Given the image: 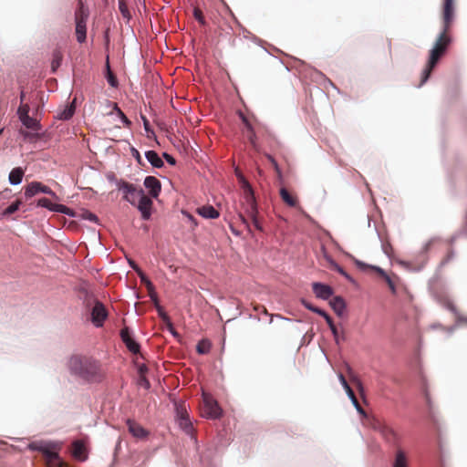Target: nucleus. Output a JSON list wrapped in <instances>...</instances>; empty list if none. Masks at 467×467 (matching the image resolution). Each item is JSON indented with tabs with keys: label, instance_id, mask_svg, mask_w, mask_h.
Returning <instances> with one entry per match:
<instances>
[{
	"label": "nucleus",
	"instance_id": "nucleus-14",
	"mask_svg": "<svg viewBox=\"0 0 467 467\" xmlns=\"http://www.w3.org/2000/svg\"><path fill=\"white\" fill-rule=\"evenodd\" d=\"M44 454L47 467H66V463L59 458L57 452L51 451L47 448H39Z\"/></svg>",
	"mask_w": 467,
	"mask_h": 467
},
{
	"label": "nucleus",
	"instance_id": "nucleus-38",
	"mask_svg": "<svg viewBox=\"0 0 467 467\" xmlns=\"http://www.w3.org/2000/svg\"><path fill=\"white\" fill-rule=\"evenodd\" d=\"M124 344L126 345L127 348L134 354L140 351V345L133 338L124 342Z\"/></svg>",
	"mask_w": 467,
	"mask_h": 467
},
{
	"label": "nucleus",
	"instance_id": "nucleus-52",
	"mask_svg": "<svg viewBox=\"0 0 467 467\" xmlns=\"http://www.w3.org/2000/svg\"><path fill=\"white\" fill-rule=\"evenodd\" d=\"M131 150H132L133 157L137 160V161L139 163H140L141 162V157H140V152L136 149H134V148H132Z\"/></svg>",
	"mask_w": 467,
	"mask_h": 467
},
{
	"label": "nucleus",
	"instance_id": "nucleus-49",
	"mask_svg": "<svg viewBox=\"0 0 467 467\" xmlns=\"http://www.w3.org/2000/svg\"><path fill=\"white\" fill-rule=\"evenodd\" d=\"M139 384L147 389H150V384L149 380L145 378V376H141L140 378Z\"/></svg>",
	"mask_w": 467,
	"mask_h": 467
},
{
	"label": "nucleus",
	"instance_id": "nucleus-21",
	"mask_svg": "<svg viewBox=\"0 0 467 467\" xmlns=\"http://www.w3.org/2000/svg\"><path fill=\"white\" fill-rule=\"evenodd\" d=\"M72 454L75 458L84 461L87 459L86 447L83 441H75L72 443Z\"/></svg>",
	"mask_w": 467,
	"mask_h": 467
},
{
	"label": "nucleus",
	"instance_id": "nucleus-33",
	"mask_svg": "<svg viewBox=\"0 0 467 467\" xmlns=\"http://www.w3.org/2000/svg\"><path fill=\"white\" fill-rule=\"evenodd\" d=\"M62 58H63V56L60 51L56 50L53 53V59H52V63H51L53 71H55L61 65Z\"/></svg>",
	"mask_w": 467,
	"mask_h": 467
},
{
	"label": "nucleus",
	"instance_id": "nucleus-31",
	"mask_svg": "<svg viewBox=\"0 0 467 467\" xmlns=\"http://www.w3.org/2000/svg\"><path fill=\"white\" fill-rule=\"evenodd\" d=\"M113 110L117 113V115L120 118L122 122L127 128H130L131 125V121L126 117V115L122 112V110L118 107L117 103L113 104Z\"/></svg>",
	"mask_w": 467,
	"mask_h": 467
},
{
	"label": "nucleus",
	"instance_id": "nucleus-2",
	"mask_svg": "<svg viewBox=\"0 0 467 467\" xmlns=\"http://www.w3.org/2000/svg\"><path fill=\"white\" fill-rule=\"evenodd\" d=\"M70 372L87 380H96L100 377V365L91 358L75 355L68 360Z\"/></svg>",
	"mask_w": 467,
	"mask_h": 467
},
{
	"label": "nucleus",
	"instance_id": "nucleus-60",
	"mask_svg": "<svg viewBox=\"0 0 467 467\" xmlns=\"http://www.w3.org/2000/svg\"><path fill=\"white\" fill-rule=\"evenodd\" d=\"M338 379H339V381L342 384V386L348 384V381L342 373L338 374Z\"/></svg>",
	"mask_w": 467,
	"mask_h": 467
},
{
	"label": "nucleus",
	"instance_id": "nucleus-55",
	"mask_svg": "<svg viewBox=\"0 0 467 467\" xmlns=\"http://www.w3.org/2000/svg\"><path fill=\"white\" fill-rule=\"evenodd\" d=\"M254 310L255 311H259L260 310V312L264 313L265 315H268L267 309L264 306L256 305L254 306Z\"/></svg>",
	"mask_w": 467,
	"mask_h": 467
},
{
	"label": "nucleus",
	"instance_id": "nucleus-24",
	"mask_svg": "<svg viewBox=\"0 0 467 467\" xmlns=\"http://www.w3.org/2000/svg\"><path fill=\"white\" fill-rule=\"evenodd\" d=\"M145 157L153 167L161 168L163 166V161L156 151L148 150L145 152Z\"/></svg>",
	"mask_w": 467,
	"mask_h": 467
},
{
	"label": "nucleus",
	"instance_id": "nucleus-8",
	"mask_svg": "<svg viewBox=\"0 0 467 467\" xmlns=\"http://www.w3.org/2000/svg\"><path fill=\"white\" fill-rule=\"evenodd\" d=\"M222 410L220 409L216 400L212 397L203 394V406L202 409V415L209 419H217L221 416Z\"/></svg>",
	"mask_w": 467,
	"mask_h": 467
},
{
	"label": "nucleus",
	"instance_id": "nucleus-42",
	"mask_svg": "<svg viewBox=\"0 0 467 467\" xmlns=\"http://www.w3.org/2000/svg\"><path fill=\"white\" fill-rule=\"evenodd\" d=\"M82 218L88 220L90 222H93V223L99 222L98 216L96 214L90 213L89 211H84L82 213Z\"/></svg>",
	"mask_w": 467,
	"mask_h": 467
},
{
	"label": "nucleus",
	"instance_id": "nucleus-58",
	"mask_svg": "<svg viewBox=\"0 0 467 467\" xmlns=\"http://www.w3.org/2000/svg\"><path fill=\"white\" fill-rule=\"evenodd\" d=\"M344 389L346 390L348 396L351 395L352 393H354L353 389L350 388L349 384H346L343 386Z\"/></svg>",
	"mask_w": 467,
	"mask_h": 467
},
{
	"label": "nucleus",
	"instance_id": "nucleus-57",
	"mask_svg": "<svg viewBox=\"0 0 467 467\" xmlns=\"http://www.w3.org/2000/svg\"><path fill=\"white\" fill-rule=\"evenodd\" d=\"M302 303H303L304 306H305L306 309H308V310H310V311H313V308H314L315 306H314L312 304L308 303V302H307V301H306V300H303V301H302Z\"/></svg>",
	"mask_w": 467,
	"mask_h": 467
},
{
	"label": "nucleus",
	"instance_id": "nucleus-51",
	"mask_svg": "<svg viewBox=\"0 0 467 467\" xmlns=\"http://www.w3.org/2000/svg\"><path fill=\"white\" fill-rule=\"evenodd\" d=\"M163 158L167 161L168 163H170L171 165H174L176 162L175 159L168 153H163Z\"/></svg>",
	"mask_w": 467,
	"mask_h": 467
},
{
	"label": "nucleus",
	"instance_id": "nucleus-64",
	"mask_svg": "<svg viewBox=\"0 0 467 467\" xmlns=\"http://www.w3.org/2000/svg\"><path fill=\"white\" fill-rule=\"evenodd\" d=\"M459 321L467 324V317H458Z\"/></svg>",
	"mask_w": 467,
	"mask_h": 467
},
{
	"label": "nucleus",
	"instance_id": "nucleus-10",
	"mask_svg": "<svg viewBox=\"0 0 467 467\" xmlns=\"http://www.w3.org/2000/svg\"><path fill=\"white\" fill-rule=\"evenodd\" d=\"M40 192L48 194L55 198L56 200L58 199L55 192H53L48 186H46L39 182H32L31 183H29L26 187L25 196L26 198H31Z\"/></svg>",
	"mask_w": 467,
	"mask_h": 467
},
{
	"label": "nucleus",
	"instance_id": "nucleus-23",
	"mask_svg": "<svg viewBox=\"0 0 467 467\" xmlns=\"http://www.w3.org/2000/svg\"><path fill=\"white\" fill-rule=\"evenodd\" d=\"M24 173V170L21 167L14 168L8 177L10 183L14 185L19 184L23 180Z\"/></svg>",
	"mask_w": 467,
	"mask_h": 467
},
{
	"label": "nucleus",
	"instance_id": "nucleus-50",
	"mask_svg": "<svg viewBox=\"0 0 467 467\" xmlns=\"http://www.w3.org/2000/svg\"><path fill=\"white\" fill-rule=\"evenodd\" d=\"M177 414H178L179 420L182 417H188L186 410L182 406L177 407Z\"/></svg>",
	"mask_w": 467,
	"mask_h": 467
},
{
	"label": "nucleus",
	"instance_id": "nucleus-39",
	"mask_svg": "<svg viewBox=\"0 0 467 467\" xmlns=\"http://www.w3.org/2000/svg\"><path fill=\"white\" fill-rule=\"evenodd\" d=\"M247 215H248V217L251 219V221H252V223H253L254 226L257 230L262 231V230H263V228H262L261 223H260V221H259V219H258V212H257V213H254V214H253V213H248Z\"/></svg>",
	"mask_w": 467,
	"mask_h": 467
},
{
	"label": "nucleus",
	"instance_id": "nucleus-48",
	"mask_svg": "<svg viewBox=\"0 0 467 467\" xmlns=\"http://www.w3.org/2000/svg\"><path fill=\"white\" fill-rule=\"evenodd\" d=\"M240 117H241L242 121H243V123H244V125L245 127V131H248V130H251L254 129L252 124L248 120V119L244 114H241Z\"/></svg>",
	"mask_w": 467,
	"mask_h": 467
},
{
	"label": "nucleus",
	"instance_id": "nucleus-6",
	"mask_svg": "<svg viewBox=\"0 0 467 467\" xmlns=\"http://www.w3.org/2000/svg\"><path fill=\"white\" fill-rule=\"evenodd\" d=\"M119 190L122 192L123 199L131 205H136L137 202L145 194L142 188L128 182H119Z\"/></svg>",
	"mask_w": 467,
	"mask_h": 467
},
{
	"label": "nucleus",
	"instance_id": "nucleus-35",
	"mask_svg": "<svg viewBox=\"0 0 467 467\" xmlns=\"http://www.w3.org/2000/svg\"><path fill=\"white\" fill-rule=\"evenodd\" d=\"M179 424L187 433H190L192 430V423L188 417H182L179 420Z\"/></svg>",
	"mask_w": 467,
	"mask_h": 467
},
{
	"label": "nucleus",
	"instance_id": "nucleus-54",
	"mask_svg": "<svg viewBox=\"0 0 467 467\" xmlns=\"http://www.w3.org/2000/svg\"><path fill=\"white\" fill-rule=\"evenodd\" d=\"M326 322L327 323L329 328L335 327V324L332 320V318L330 317V316L328 314H327L325 317H324Z\"/></svg>",
	"mask_w": 467,
	"mask_h": 467
},
{
	"label": "nucleus",
	"instance_id": "nucleus-30",
	"mask_svg": "<svg viewBox=\"0 0 467 467\" xmlns=\"http://www.w3.org/2000/svg\"><path fill=\"white\" fill-rule=\"evenodd\" d=\"M75 112V106L74 104H70L67 106L63 111L59 113V119H69Z\"/></svg>",
	"mask_w": 467,
	"mask_h": 467
},
{
	"label": "nucleus",
	"instance_id": "nucleus-17",
	"mask_svg": "<svg viewBox=\"0 0 467 467\" xmlns=\"http://www.w3.org/2000/svg\"><path fill=\"white\" fill-rule=\"evenodd\" d=\"M312 287L316 296L321 299H328L333 294L332 288L327 285L313 283Z\"/></svg>",
	"mask_w": 467,
	"mask_h": 467
},
{
	"label": "nucleus",
	"instance_id": "nucleus-9",
	"mask_svg": "<svg viewBox=\"0 0 467 467\" xmlns=\"http://www.w3.org/2000/svg\"><path fill=\"white\" fill-rule=\"evenodd\" d=\"M391 467H410V453L401 446H397L392 456Z\"/></svg>",
	"mask_w": 467,
	"mask_h": 467
},
{
	"label": "nucleus",
	"instance_id": "nucleus-29",
	"mask_svg": "<svg viewBox=\"0 0 467 467\" xmlns=\"http://www.w3.org/2000/svg\"><path fill=\"white\" fill-rule=\"evenodd\" d=\"M348 374L349 380L358 388L359 391H363V384L359 378L352 371V369L348 367Z\"/></svg>",
	"mask_w": 467,
	"mask_h": 467
},
{
	"label": "nucleus",
	"instance_id": "nucleus-32",
	"mask_svg": "<svg viewBox=\"0 0 467 467\" xmlns=\"http://www.w3.org/2000/svg\"><path fill=\"white\" fill-rule=\"evenodd\" d=\"M151 300L154 302V305H155V307H156V309L158 311L159 317L163 321L169 322L170 318H169L168 315L165 313V311L163 310L162 306H160L159 300H158V296L153 297V299H151Z\"/></svg>",
	"mask_w": 467,
	"mask_h": 467
},
{
	"label": "nucleus",
	"instance_id": "nucleus-16",
	"mask_svg": "<svg viewBox=\"0 0 467 467\" xmlns=\"http://www.w3.org/2000/svg\"><path fill=\"white\" fill-rule=\"evenodd\" d=\"M127 426H128L129 431L135 438L144 439L149 434L148 431H146L140 424H139L138 422H136L133 420H128Z\"/></svg>",
	"mask_w": 467,
	"mask_h": 467
},
{
	"label": "nucleus",
	"instance_id": "nucleus-20",
	"mask_svg": "<svg viewBox=\"0 0 467 467\" xmlns=\"http://www.w3.org/2000/svg\"><path fill=\"white\" fill-rule=\"evenodd\" d=\"M132 267L138 273L141 283L145 285L150 299H153V297L157 296L153 284L140 269L137 268L135 265H132Z\"/></svg>",
	"mask_w": 467,
	"mask_h": 467
},
{
	"label": "nucleus",
	"instance_id": "nucleus-45",
	"mask_svg": "<svg viewBox=\"0 0 467 467\" xmlns=\"http://www.w3.org/2000/svg\"><path fill=\"white\" fill-rule=\"evenodd\" d=\"M333 268L337 272H338L341 275L345 276L347 279H348V280L351 279L349 275L341 266H339L337 264L333 263Z\"/></svg>",
	"mask_w": 467,
	"mask_h": 467
},
{
	"label": "nucleus",
	"instance_id": "nucleus-40",
	"mask_svg": "<svg viewBox=\"0 0 467 467\" xmlns=\"http://www.w3.org/2000/svg\"><path fill=\"white\" fill-rule=\"evenodd\" d=\"M29 106L27 104H22L17 110L19 119H22L23 118H26V116H29Z\"/></svg>",
	"mask_w": 467,
	"mask_h": 467
},
{
	"label": "nucleus",
	"instance_id": "nucleus-37",
	"mask_svg": "<svg viewBox=\"0 0 467 467\" xmlns=\"http://www.w3.org/2000/svg\"><path fill=\"white\" fill-rule=\"evenodd\" d=\"M348 398L350 399L352 404L354 405V407L356 408L358 412L365 417L367 415L366 411L360 406V404H359V402H358L355 393H352L351 395H349Z\"/></svg>",
	"mask_w": 467,
	"mask_h": 467
},
{
	"label": "nucleus",
	"instance_id": "nucleus-4",
	"mask_svg": "<svg viewBox=\"0 0 467 467\" xmlns=\"http://www.w3.org/2000/svg\"><path fill=\"white\" fill-rule=\"evenodd\" d=\"M89 16V11L85 6L82 0L78 1V7L75 12V24H76V36L79 43H84L87 38V21Z\"/></svg>",
	"mask_w": 467,
	"mask_h": 467
},
{
	"label": "nucleus",
	"instance_id": "nucleus-3",
	"mask_svg": "<svg viewBox=\"0 0 467 467\" xmlns=\"http://www.w3.org/2000/svg\"><path fill=\"white\" fill-rule=\"evenodd\" d=\"M210 19L220 36L223 33L230 35L233 30V24H238L237 18L227 5H223L222 10L212 12Z\"/></svg>",
	"mask_w": 467,
	"mask_h": 467
},
{
	"label": "nucleus",
	"instance_id": "nucleus-41",
	"mask_svg": "<svg viewBox=\"0 0 467 467\" xmlns=\"http://www.w3.org/2000/svg\"><path fill=\"white\" fill-rule=\"evenodd\" d=\"M119 9L124 17H126V18L130 17V15L127 4L125 3L124 0L119 1Z\"/></svg>",
	"mask_w": 467,
	"mask_h": 467
},
{
	"label": "nucleus",
	"instance_id": "nucleus-11",
	"mask_svg": "<svg viewBox=\"0 0 467 467\" xmlns=\"http://www.w3.org/2000/svg\"><path fill=\"white\" fill-rule=\"evenodd\" d=\"M108 317V311L105 308L104 305L96 301L92 310H91V321L97 327H100L103 326L104 321Z\"/></svg>",
	"mask_w": 467,
	"mask_h": 467
},
{
	"label": "nucleus",
	"instance_id": "nucleus-47",
	"mask_svg": "<svg viewBox=\"0 0 467 467\" xmlns=\"http://www.w3.org/2000/svg\"><path fill=\"white\" fill-rule=\"evenodd\" d=\"M384 280L388 284V285H389V289L391 290V292L393 294H395L396 293V285H395V283L392 280V278L389 275H388L387 278H384Z\"/></svg>",
	"mask_w": 467,
	"mask_h": 467
},
{
	"label": "nucleus",
	"instance_id": "nucleus-12",
	"mask_svg": "<svg viewBox=\"0 0 467 467\" xmlns=\"http://www.w3.org/2000/svg\"><path fill=\"white\" fill-rule=\"evenodd\" d=\"M37 206H40V207H45L47 209H48L49 211H52V212H57V213H64V214H67V215H69V216H74V213L73 211L63 205V204H57V203H52L47 198H41L37 201Z\"/></svg>",
	"mask_w": 467,
	"mask_h": 467
},
{
	"label": "nucleus",
	"instance_id": "nucleus-34",
	"mask_svg": "<svg viewBox=\"0 0 467 467\" xmlns=\"http://www.w3.org/2000/svg\"><path fill=\"white\" fill-rule=\"evenodd\" d=\"M22 202L20 200H16L15 202H13L12 204H10L4 212H3V215H10V214H13L14 213H16L20 205H21Z\"/></svg>",
	"mask_w": 467,
	"mask_h": 467
},
{
	"label": "nucleus",
	"instance_id": "nucleus-62",
	"mask_svg": "<svg viewBox=\"0 0 467 467\" xmlns=\"http://www.w3.org/2000/svg\"><path fill=\"white\" fill-rule=\"evenodd\" d=\"M239 216H240V219H241L242 223L244 224H245L246 227L249 228L248 220L244 215H242V214H240Z\"/></svg>",
	"mask_w": 467,
	"mask_h": 467
},
{
	"label": "nucleus",
	"instance_id": "nucleus-36",
	"mask_svg": "<svg viewBox=\"0 0 467 467\" xmlns=\"http://www.w3.org/2000/svg\"><path fill=\"white\" fill-rule=\"evenodd\" d=\"M193 16L200 23V25L203 26H206V20L204 18L202 11L197 6L193 8Z\"/></svg>",
	"mask_w": 467,
	"mask_h": 467
},
{
	"label": "nucleus",
	"instance_id": "nucleus-19",
	"mask_svg": "<svg viewBox=\"0 0 467 467\" xmlns=\"http://www.w3.org/2000/svg\"><path fill=\"white\" fill-rule=\"evenodd\" d=\"M196 213L205 219H216L219 217V212L212 205H203L196 209Z\"/></svg>",
	"mask_w": 467,
	"mask_h": 467
},
{
	"label": "nucleus",
	"instance_id": "nucleus-63",
	"mask_svg": "<svg viewBox=\"0 0 467 467\" xmlns=\"http://www.w3.org/2000/svg\"><path fill=\"white\" fill-rule=\"evenodd\" d=\"M266 157L273 166H275L277 163L276 161L275 160V158L272 157L271 155H266Z\"/></svg>",
	"mask_w": 467,
	"mask_h": 467
},
{
	"label": "nucleus",
	"instance_id": "nucleus-56",
	"mask_svg": "<svg viewBox=\"0 0 467 467\" xmlns=\"http://www.w3.org/2000/svg\"><path fill=\"white\" fill-rule=\"evenodd\" d=\"M312 312L317 313L323 317L327 314V312L318 307H314Z\"/></svg>",
	"mask_w": 467,
	"mask_h": 467
},
{
	"label": "nucleus",
	"instance_id": "nucleus-53",
	"mask_svg": "<svg viewBox=\"0 0 467 467\" xmlns=\"http://www.w3.org/2000/svg\"><path fill=\"white\" fill-rule=\"evenodd\" d=\"M330 330H331V332H332V334L334 336V338H335L336 342L338 343L339 336H338V332H337V327L335 326V327H331Z\"/></svg>",
	"mask_w": 467,
	"mask_h": 467
},
{
	"label": "nucleus",
	"instance_id": "nucleus-26",
	"mask_svg": "<svg viewBox=\"0 0 467 467\" xmlns=\"http://www.w3.org/2000/svg\"><path fill=\"white\" fill-rule=\"evenodd\" d=\"M355 264L357 265V266H358L360 269H366V268H370L372 270H374L379 275H380L383 279L384 278H387V276L389 275L382 268L379 267V266H373V265H368L361 261H358V260H355Z\"/></svg>",
	"mask_w": 467,
	"mask_h": 467
},
{
	"label": "nucleus",
	"instance_id": "nucleus-7",
	"mask_svg": "<svg viewBox=\"0 0 467 467\" xmlns=\"http://www.w3.org/2000/svg\"><path fill=\"white\" fill-rule=\"evenodd\" d=\"M373 429L381 435L386 442L394 444L396 447L399 446L398 442L400 441V435L390 426L379 420H376L373 423Z\"/></svg>",
	"mask_w": 467,
	"mask_h": 467
},
{
	"label": "nucleus",
	"instance_id": "nucleus-46",
	"mask_svg": "<svg viewBox=\"0 0 467 467\" xmlns=\"http://www.w3.org/2000/svg\"><path fill=\"white\" fill-rule=\"evenodd\" d=\"M246 137H247L248 140L250 141V143L254 146L256 136H255V132H254V129L246 131Z\"/></svg>",
	"mask_w": 467,
	"mask_h": 467
},
{
	"label": "nucleus",
	"instance_id": "nucleus-15",
	"mask_svg": "<svg viewBox=\"0 0 467 467\" xmlns=\"http://www.w3.org/2000/svg\"><path fill=\"white\" fill-rule=\"evenodd\" d=\"M144 186L149 189L151 197L157 198L159 196L161 185V182L157 178L153 176H147L144 180Z\"/></svg>",
	"mask_w": 467,
	"mask_h": 467
},
{
	"label": "nucleus",
	"instance_id": "nucleus-44",
	"mask_svg": "<svg viewBox=\"0 0 467 467\" xmlns=\"http://www.w3.org/2000/svg\"><path fill=\"white\" fill-rule=\"evenodd\" d=\"M120 337H121L123 342H126V341H128V340L132 338L128 327H124V328L121 329V331H120Z\"/></svg>",
	"mask_w": 467,
	"mask_h": 467
},
{
	"label": "nucleus",
	"instance_id": "nucleus-61",
	"mask_svg": "<svg viewBox=\"0 0 467 467\" xmlns=\"http://www.w3.org/2000/svg\"><path fill=\"white\" fill-rule=\"evenodd\" d=\"M147 371V367L145 365H141L140 368H139V372L140 374V377L141 376H144V373Z\"/></svg>",
	"mask_w": 467,
	"mask_h": 467
},
{
	"label": "nucleus",
	"instance_id": "nucleus-22",
	"mask_svg": "<svg viewBox=\"0 0 467 467\" xmlns=\"http://www.w3.org/2000/svg\"><path fill=\"white\" fill-rule=\"evenodd\" d=\"M330 306L335 313L341 317L344 314L346 304L342 297L336 296L330 301Z\"/></svg>",
	"mask_w": 467,
	"mask_h": 467
},
{
	"label": "nucleus",
	"instance_id": "nucleus-5",
	"mask_svg": "<svg viewBox=\"0 0 467 467\" xmlns=\"http://www.w3.org/2000/svg\"><path fill=\"white\" fill-rule=\"evenodd\" d=\"M236 176L238 178L239 183L241 184V188L243 190L244 200V206L245 209V213L247 214L248 213L254 214V213H257L258 210H257V203H256V200L254 197V190H253L251 184L249 183V182L244 178V176L243 174L236 171Z\"/></svg>",
	"mask_w": 467,
	"mask_h": 467
},
{
	"label": "nucleus",
	"instance_id": "nucleus-43",
	"mask_svg": "<svg viewBox=\"0 0 467 467\" xmlns=\"http://www.w3.org/2000/svg\"><path fill=\"white\" fill-rule=\"evenodd\" d=\"M108 82L111 87H117L118 86V80L116 77L113 75V73L109 70V67L108 66Z\"/></svg>",
	"mask_w": 467,
	"mask_h": 467
},
{
	"label": "nucleus",
	"instance_id": "nucleus-13",
	"mask_svg": "<svg viewBox=\"0 0 467 467\" xmlns=\"http://www.w3.org/2000/svg\"><path fill=\"white\" fill-rule=\"evenodd\" d=\"M152 205V200L146 194H143V196L137 202L135 206L140 212L142 219L149 220L151 216Z\"/></svg>",
	"mask_w": 467,
	"mask_h": 467
},
{
	"label": "nucleus",
	"instance_id": "nucleus-28",
	"mask_svg": "<svg viewBox=\"0 0 467 467\" xmlns=\"http://www.w3.org/2000/svg\"><path fill=\"white\" fill-rule=\"evenodd\" d=\"M211 348V342L208 339H202L197 344L196 350L199 354H207Z\"/></svg>",
	"mask_w": 467,
	"mask_h": 467
},
{
	"label": "nucleus",
	"instance_id": "nucleus-25",
	"mask_svg": "<svg viewBox=\"0 0 467 467\" xmlns=\"http://www.w3.org/2000/svg\"><path fill=\"white\" fill-rule=\"evenodd\" d=\"M355 264L357 265V266H358L360 269H366V268H370L372 270H374L379 275H380L383 279L384 278H387V276L389 275L382 268L379 267V266H373V265H368L361 261H358V260H355Z\"/></svg>",
	"mask_w": 467,
	"mask_h": 467
},
{
	"label": "nucleus",
	"instance_id": "nucleus-18",
	"mask_svg": "<svg viewBox=\"0 0 467 467\" xmlns=\"http://www.w3.org/2000/svg\"><path fill=\"white\" fill-rule=\"evenodd\" d=\"M282 201L289 207H299L298 199L296 194L282 187L279 191Z\"/></svg>",
	"mask_w": 467,
	"mask_h": 467
},
{
	"label": "nucleus",
	"instance_id": "nucleus-27",
	"mask_svg": "<svg viewBox=\"0 0 467 467\" xmlns=\"http://www.w3.org/2000/svg\"><path fill=\"white\" fill-rule=\"evenodd\" d=\"M24 126H26L27 129H30L32 130H40V124L39 122L31 118L30 116H26V118H23L20 119Z\"/></svg>",
	"mask_w": 467,
	"mask_h": 467
},
{
	"label": "nucleus",
	"instance_id": "nucleus-1",
	"mask_svg": "<svg viewBox=\"0 0 467 467\" xmlns=\"http://www.w3.org/2000/svg\"><path fill=\"white\" fill-rule=\"evenodd\" d=\"M455 11V0H443L442 6V31L436 39L433 47L430 51V57L422 72L420 86H422L430 78L431 71L445 54L451 36L448 32L452 25Z\"/></svg>",
	"mask_w": 467,
	"mask_h": 467
},
{
	"label": "nucleus",
	"instance_id": "nucleus-59",
	"mask_svg": "<svg viewBox=\"0 0 467 467\" xmlns=\"http://www.w3.org/2000/svg\"><path fill=\"white\" fill-rule=\"evenodd\" d=\"M142 120H143V125H144L145 130L146 131H150V122H149V120L145 117H142Z\"/></svg>",
	"mask_w": 467,
	"mask_h": 467
}]
</instances>
